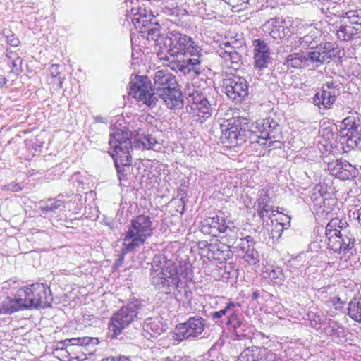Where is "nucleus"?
<instances>
[{"mask_svg": "<svg viewBox=\"0 0 361 361\" xmlns=\"http://www.w3.org/2000/svg\"><path fill=\"white\" fill-rule=\"evenodd\" d=\"M5 189L13 192H18L21 190V187L16 183H11L5 186Z\"/></svg>", "mask_w": 361, "mask_h": 361, "instance_id": "nucleus-54", "label": "nucleus"}, {"mask_svg": "<svg viewBox=\"0 0 361 361\" xmlns=\"http://www.w3.org/2000/svg\"><path fill=\"white\" fill-rule=\"evenodd\" d=\"M209 245L207 241H202L199 243L200 247L204 251H206L207 252V245Z\"/></svg>", "mask_w": 361, "mask_h": 361, "instance_id": "nucleus-58", "label": "nucleus"}, {"mask_svg": "<svg viewBox=\"0 0 361 361\" xmlns=\"http://www.w3.org/2000/svg\"><path fill=\"white\" fill-rule=\"evenodd\" d=\"M151 283L160 292L169 294L176 290L180 283V276L187 275L188 265L175 263L164 255L154 256L152 263Z\"/></svg>", "mask_w": 361, "mask_h": 361, "instance_id": "nucleus-2", "label": "nucleus"}, {"mask_svg": "<svg viewBox=\"0 0 361 361\" xmlns=\"http://www.w3.org/2000/svg\"><path fill=\"white\" fill-rule=\"evenodd\" d=\"M185 93L186 95V100L188 102V109H190V104H199L202 102L207 99V97L199 91L195 89L193 85L188 86L187 89L185 90Z\"/></svg>", "mask_w": 361, "mask_h": 361, "instance_id": "nucleus-32", "label": "nucleus"}, {"mask_svg": "<svg viewBox=\"0 0 361 361\" xmlns=\"http://www.w3.org/2000/svg\"><path fill=\"white\" fill-rule=\"evenodd\" d=\"M130 136V133L124 130H117L109 135V144L111 149L109 153L114 160L119 179L124 174V168L129 167L132 163L133 145Z\"/></svg>", "mask_w": 361, "mask_h": 361, "instance_id": "nucleus-7", "label": "nucleus"}, {"mask_svg": "<svg viewBox=\"0 0 361 361\" xmlns=\"http://www.w3.org/2000/svg\"><path fill=\"white\" fill-rule=\"evenodd\" d=\"M159 145V144L158 143L157 138L152 135L143 134L139 135L135 147H142L144 149L158 150L160 147H159L157 148V147Z\"/></svg>", "mask_w": 361, "mask_h": 361, "instance_id": "nucleus-31", "label": "nucleus"}, {"mask_svg": "<svg viewBox=\"0 0 361 361\" xmlns=\"http://www.w3.org/2000/svg\"><path fill=\"white\" fill-rule=\"evenodd\" d=\"M243 321L239 317V310L237 307L235 311H232V314L228 315V319L226 322V324L231 326L235 332L241 327Z\"/></svg>", "mask_w": 361, "mask_h": 361, "instance_id": "nucleus-38", "label": "nucleus"}, {"mask_svg": "<svg viewBox=\"0 0 361 361\" xmlns=\"http://www.w3.org/2000/svg\"><path fill=\"white\" fill-rule=\"evenodd\" d=\"M226 4L235 9V11H240L247 8L250 0H224Z\"/></svg>", "mask_w": 361, "mask_h": 361, "instance_id": "nucleus-43", "label": "nucleus"}, {"mask_svg": "<svg viewBox=\"0 0 361 361\" xmlns=\"http://www.w3.org/2000/svg\"><path fill=\"white\" fill-rule=\"evenodd\" d=\"M219 56L226 61L231 62V67L238 69L241 64V56L228 42L223 44L218 50Z\"/></svg>", "mask_w": 361, "mask_h": 361, "instance_id": "nucleus-26", "label": "nucleus"}, {"mask_svg": "<svg viewBox=\"0 0 361 361\" xmlns=\"http://www.w3.org/2000/svg\"><path fill=\"white\" fill-rule=\"evenodd\" d=\"M284 65L288 68L302 69L307 67L305 55L301 52H294L287 56Z\"/></svg>", "mask_w": 361, "mask_h": 361, "instance_id": "nucleus-29", "label": "nucleus"}, {"mask_svg": "<svg viewBox=\"0 0 361 361\" xmlns=\"http://www.w3.org/2000/svg\"><path fill=\"white\" fill-rule=\"evenodd\" d=\"M210 318L212 321L215 322L216 324H220L222 323L221 318L223 317L219 311H213L210 312L209 314Z\"/></svg>", "mask_w": 361, "mask_h": 361, "instance_id": "nucleus-50", "label": "nucleus"}, {"mask_svg": "<svg viewBox=\"0 0 361 361\" xmlns=\"http://www.w3.org/2000/svg\"><path fill=\"white\" fill-rule=\"evenodd\" d=\"M321 37V33L319 30L314 27H309L307 33L300 38L301 49H314L319 47V39Z\"/></svg>", "mask_w": 361, "mask_h": 361, "instance_id": "nucleus-28", "label": "nucleus"}, {"mask_svg": "<svg viewBox=\"0 0 361 361\" xmlns=\"http://www.w3.org/2000/svg\"><path fill=\"white\" fill-rule=\"evenodd\" d=\"M63 205V202L60 200H51L49 199L46 201H41L39 202V209L47 212H55L56 210Z\"/></svg>", "mask_w": 361, "mask_h": 361, "instance_id": "nucleus-37", "label": "nucleus"}, {"mask_svg": "<svg viewBox=\"0 0 361 361\" xmlns=\"http://www.w3.org/2000/svg\"><path fill=\"white\" fill-rule=\"evenodd\" d=\"M239 231V228L235 226H229L225 225L224 228L221 231V233L224 234L222 236L224 242L221 243H226L228 245V247L233 248L240 238Z\"/></svg>", "mask_w": 361, "mask_h": 361, "instance_id": "nucleus-30", "label": "nucleus"}, {"mask_svg": "<svg viewBox=\"0 0 361 361\" xmlns=\"http://www.w3.org/2000/svg\"><path fill=\"white\" fill-rule=\"evenodd\" d=\"M282 44L284 47L283 51L286 52L297 51L301 48L300 38V37H288L287 40H286Z\"/></svg>", "mask_w": 361, "mask_h": 361, "instance_id": "nucleus-39", "label": "nucleus"}, {"mask_svg": "<svg viewBox=\"0 0 361 361\" xmlns=\"http://www.w3.org/2000/svg\"><path fill=\"white\" fill-rule=\"evenodd\" d=\"M60 66L57 64H52L49 68L51 75L55 78L56 81L58 82L59 87H62L63 78L60 76L61 71H59Z\"/></svg>", "mask_w": 361, "mask_h": 361, "instance_id": "nucleus-45", "label": "nucleus"}, {"mask_svg": "<svg viewBox=\"0 0 361 361\" xmlns=\"http://www.w3.org/2000/svg\"><path fill=\"white\" fill-rule=\"evenodd\" d=\"M269 30L270 38L276 44H283L288 37L294 33V27L289 22L279 18L269 19L265 24Z\"/></svg>", "mask_w": 361, "mask_h": 361, "instance_id": "nucleus-13", "label": "nucleus"}, {"mask_svg": "<svg viewBox=\"0 0 361 361\" xmlns=\"http://www.w3.org/2000/svg\"><path fill=\"white\" fill-rule=\"evenodd\" d=\"M262 350L257 348H247L243 350L236 361H261Z\"/></svg>", "mask_w": 361, "mask_h": 361, "instance_id": "nucleus-35", "label": "nucleus"}, {"mask_svg": "<svg viewBox=\"0 0 361 361\" xmlns=\"http://www.w3.org/2000/svg\"><path fill=\"white\" fill-rule=\"evenodd\" d=\"M338 29L336 31V36L341 41H350L354 36L361 33L360 27H354L348 24L345 20H340Z\"/></svg>", "mask_w": 361, "mask_h": 361, "instance_id": "nucleus-27", "label": "nucleus"}, {"mask_svg": "<svg viewBox=\"0 0 361 361\" xmlns=\"http://www.w3.org/2000/svg\"><path fill=\"white\" fill-rule=\"evenodd\" d=\"M329 173L341 180H349L356 176V169L348 161L343 159H337L327 165Z\"/></svg>", "mask_w": 361, "mask_h": 361, "instance_id": "nucleus-17", "label": "nucleus"}, {"mask_svg": "<svg viewBox=\"0 0 361 361\" xmlns=\"http://www.w3.org/2000/svg\"><path fill=\"white\" fill-rule=\"evenodd\" d=\"M344 128L348 130V145L353 144L361 149V121L357 116H348L342 122Z\"/></svg>", "mask_w": 361, "mask_h": 361, "instance_id": "nucleus-18", "label": "nucleus"}, {"mask_svg": "<svg viewBox=\"0 0 361 361\" xmlns=\"http://www.w3.org/2000/svg\"><path fill=\"white\" fill-rule=\"evenodd\" d=\"M240 255L245 259V261H246L250 264H255L259 261V253L254 248V246Z\"/></svg>", "mask_w": 361, "mask_h": 361, "instance_id": "nucleus-41", "label": "nucleus"}, {"mask_svg": "<svg viewBox=\"0 0 361 361\" xmlns=\"http://www.w3.org/2000/svg\"><path fill=\"white\" fill-rule=\"evenodd\" d=\"M158 100L161 99L166 106L171 109H180L183 106L182 93L178 85L169 89V92L157 94Z\"/></svg>", "mask_w": 361, "mask_h": 361, "instance_id": "nucleus-23", "label": "nucleus"}, {"mask_svg": "<svg viewBox=\"0 0 361 361\" xmlns=\"http://www.w3.org/2000/svg\"><path fill=\"white\" fill-rule=\"evenodd\" d=\"M313 102H314V104L317 106H319L320 104H322V97H321V94L319 92H317V94H315V95L313 97Z\"/></svg>", "mask_w": 361, "mask_h": 361, "instance_id": "nucleus-57", "label": "nucleus"}, {"mask_svg": "<svg viewBox=\"0 0 361 361\" xmlns=\"http://www.w3.org/2000/svg\"><path fill=\"white\" fill-rule=\"evenodd\" d=\"M23 59L20 57H16L12 62L11 72L15 75L20 74L23 69L21 67Z\"/></svg>", "mask_w": 361, "mask_h": 361, "instance_id": "nucleus-49", "label": "nucleus"}, {"mask_svg": "<svg viewBox=\"0 0 361 361\" xmlns=\"http://www.w3.org/2000/svg\"><path fill=\"white\" fill-rule=\"evenodd\" d=\"M348 315L354 321L361 322V297L354 298L348 304Z\"/></svg>", "mask_w": 361, "mask_h": 361, "instance_id": "nucleus-34", "label": "nucleus"}, {"mask_svg": "<svg viewBox=\"0 0 361 361\" xmlns=\"http://www.w3.org/2000/svg\"><path fill=\"white\" fill-rule=\"evenodd\" d=\"M153 20L154 16H152L151 14L147 16L146 10L139 8L137 12L134 13L132 22L136 29H140L141 32L147 34V37L149 40L152 38L148 37V30L154 27V25L158 24L157 22H153Z\"/></svg>", "mask_w": 361, "mask_h": 361, "instance_id": "nucleus-24", "label": "nucleus"}, {"mask_svg": "<svg viewBox=\"0 0 361 361\" xmlns=\"http://www.w3.org/2000/svg\"><path fill=\"white\" fill-rule=\"evenodd\" d=\"M340 20H345L349 24L354 27H360L361 31V9L350 10L338 15Z\"/></svg>", "mask_w": 361, "mask_h": 361, "instance_id": "nucleus-33", "label": "nucleus"}, {"mask_svg": "<svg viewBox=\"0 0 361 361\" xmlns=\"http://www.w3.org/2000/svg\"><path fill=\"white\" fill-rule=\"evenodd\" d=\"M323 90H327L331 92H337L336 85L334 83V82H327L325 85L322 87Z\"/></svg>", "mask_w": 361, "mask_h": 361, "instance_id": "nucleus-55", "label": "nucleus"}, {"mask_svg": "<svg viewBox=\"0 0 361 361\" xmlns=\"http://www.w3.org/2000/svg\"><path fill=\"white\" fill-rule=\"evenodd\" d=\"M231 125L228 121H224L220 125L221 130L220 140L226 147H234L243 145L247 140L250 141V136H251L250 130L238 129L237 126L233 125L230 127Z\"/></svg>", "mask_w": 361, "mask_h": 361, "instance_id": "nucleus-11", "label": "nucleus"}, {"mask_svg": "<svg viewBox=\"0 0 361 361\" xmlns=\"http://www.w3.org/2000/svg\"><path fill=\"white\" fill-rule=\"evenodd\" d=\"M159 25H154V27L148 30L149 37L154 40L157 45L161 48L163 44L166 52L171 56L178 55H197L201 48L196 44L191 37L178 31L173 30L168 33L167 36L161 35Z\"/></svg>", "mask_w": 361, "mask_h": 361, "instance_id": "nucleus-3", "label": "nucleus"}, {"mask_svg": "<svg viewBox=\"0 0 361 361\" xmlns=\"http://www.w3.org/2000/svg\"><path fill=\"white\" fill-rule=\"evenodd\" d=\"M270 202V197L267 192H262L259 197L257 201V209H260L264 207H267Z\"/></svg>", "mask_w": 361, "mask_h": 361, "instance_id": "nucleus-48", "label": "nucleus"}, {"mask_svg": "<svg viewBox=\"0 0 361 361\" xmlns=\"http://www.w3.org/2000/svg\"><path fill=\"white\" fill-rule=\"evenodd\" d=\"M129 94L149 108L156 106L158 102V96L147 76L135 75L131 79Z\"/></svg>", "mask_w": 361, "mask_h": 361, "instance_id": "nucleus-10", "label": "nucleus"}, {"mask_svg": "<svg viewBox=\"0 0 361 361\" xmlns=\"http://www.w3.org/2000/svg\"><path fill=\"white\" fill-rule=\"evenodd\" d=\"M150 310L139 300H134L115 312L111 317L108 328L110 336L116 338L130 324L148 317Z\"/></svg>", "mask_w": 361, "mask_h": 361, "instance_id": "nucleus-4", "label": "nucleus"}, {"mask_svg": "<svg viewBox=\"0 0 361 361\" xmlns=\"http://www.w3.org/2000/svg\"><path fill=\"white\" fill-rule=\"evenodd\" d=\"M102 361H133L129 357L126 356H116V357H109Z\"/></svg>", "mask_w": 361, "mask_h": 361, "instance_id": "nucleus-52", "label": "nucleus"}, {"mask_svg": "<svg viewBox=\"0 0 361 361\" xmlns=\"http://www.w3.org/2000/svg\"><path fill=\"white\" fill-rule=\"evenodd\" d=\"M253 67L259 73L268 68L271 63V51L268 44L262 39L253 41Z\"/></svg>", "mask_w": 361, "mask_h": 361, "instance_id": "nucleus-15", "label": "nucleus"}, {"mask_svg": "<svg viewBox=\"0 0 361 361\" xmlns=\"http://www.w3.org/2000/svg\"><path fill=\"white\" fill-rule=\"evenodd\" d=\"M261 361H278L276 356L273 353H268L267 355L262 353Z\"/></svg>", "mask_w": 361, "mask_h": 361, "instance_id": "nucleus-53", "label": "nucleus"}, {"mask_svg": "<svg viewBox=\"0 0 361 361\" xmlns=\"http://www.w3.org/2000/svg\"><path fill=\"white\" fill-rule=\"evenodd\" d=\"M52 302L49 286L35 283L18 289L13 298L6 297L0 303V313L11 314L23 310L46 308L50 307Z\"/></svg>", "mask_w": 361, "mask_h": 361, "instance_id": "nucleus-1", "label": "nucleus"}, {"mask_svg": "<svg viewBox=\"0 0 361 361\" xmlns=\"http://www.w3.org/2000/svg\"><path fill=\"white\" fill-rule=\"evenodd\" d=\"M205 328L204 320L201 317H190L188 321L176 327V340L183 341L198 337Z\"/></svg>", "mask_w": 361, "mask_h": 361, "instance_id": "nucleus-14", "label": "nucleus"}, {"mask_svg": "<svg viewBox=\"0 0 361 361\" xmlns=\"http://www.w3.org/2000/svg\"><path fill=\"white\" fill-rule=\"evenodd\" d=\"M225 226V219L224 216L215 214L201 221L200 231L204 235H210L216 237L221 234V231Z\"/></svg>", "mask_w": 361, "mask_h": 361, "instance_id": "nucleus-20", "label": "nucleus"}, {"mask_svg": "<svg viewBox=\"0 0 361 361\" xmlns=\"http://www.w3.org/2000/svg\"><path fill=\"white\" fill-rule=\"evenodd\" d=\"M121 252H122V250H121ZM124 255H123V254L121 253V257H120V258L117 260V262H116V266H119V265H121V263L123 262V256H124Z\"/></svg>", "mask_w": 361, "mask_h": 361, "instance_id": "nucleus-60", "label": "nucleus"}, {"mask_svg": "<svg viewBox=\"0 0 361 361\" xmlns=\"http://www.w3.org/2000/svg\"><path fill=\"white\" fill-rule=\"evenodd\" d=\"M99 339L96 337H78L66 339L56 344V350L64 348L68 354L75 355L78 361L86 360L87 356H92L99 344Z\"/></svg>", "mask_w": 361, "mask_h": 361, "instance_id": "nucleus-9", "label": "nucleus"}, {"mask_svg": "<svg viewBox=\"0 0 361 361\" xmlns=\"http://www.w3.org/2000/svg\"><path fill=\"white\" fill-rule=\"evenodd\" d=\"M250 131V143H258L262 146L268 143V146L270 147L276 142L280 143L283 140L279 123L271 117L257 121L251 125Z\"/></svg>", "mask_w": 361, "mask_h": 361, "instance_id": "nucleus-8", "label": "nucleus"}, {"mask_svg": "<svg viewBox=\"0 0 361 361\" xmlns=\"http://www.w3.org/2000/svg\"><path fill=\"white\" fill-rule=\"evenodd\" d=\"M178 85L175 76L167 70H159L154 77L153 89L155 94L169 92V89Z\"/></svg>", "mask_w": 361, "mask_h": 361, "instance_id": "nucleus-19", "label": "nucleus"}, {"mask_svg": "<svg viewBox=\"0 0 361 361\" xmlns=\"http://www.w3.org/2000/svg\"><path fill=\"white\" fill-rule=\"evenodd\" d=\"M340 7V6H328L326 8V13H329L330 14H332V15H336L337 13H338V8Z\"/></svg>", "mask_w": 361, "mask_h": 361, "instance_id": "nucleus-56", "label": "nucleus"}, {"mask_svg": "<svg viewBox=\"0 0 361 361\" xmlns=\"http://www.w3.org/2000/svg\"><path fill=\"white\" fill-rule=\"evenodd\" d=\"M146 317L147 319L145 321L144 325L145 330L147 331V332H148L152 337H154L157 336V335L161 334L162 328H159V325L155 323L148 322L149 318L147 317Z\"/></svg>", "mask_w": 361, "mask_h": 361, "instance_id": "nucleus-42", "label": "nucleus"}, {"mask_svg": "<svg viewBox=\"0 0 361 361\" xmlns=\"http://www.w3.org/2000/svg\"><path fill=\"white\" fill-rule=\"evenodd\" d=\"M328 247L334 252H348L354 247L355 237L345 220L332 219L326 226Z\"/></svg>", "mask_w": 361, "mask_h": 361, "instance_id": "nucleus-6", "label": "nucleus"}, {"mask_svg": "<svg viewBox=\"0 0 361 361\" xmlns=\"http://www.w3.org/2000/svg\"><path fill=\"white\" fill-rule=\"evenodd\" d=\"M3 35L7 39V42L12 47H18L20 44L19 39L10 30H4Z\"/></svg>", "mask_w": 361, "mask_h": 361, "instance_id": "nucleus-44", "label": "nucleus"}, {"mask_svg": "<svg viewBox=\"0 0 361 361\" xmlns=\"http://www.w3.org/2000/svg\"><path fill=\"white\" fill-rule=\"evenodd\" d=\"M358 221L360 223H361V208L359 209L358 212Z\"/></svg>", "mask_w": 361, "mask_h": 361, "instance_id": "nucleus-61", "label": "nucleus"}, {"mask_svg": "<svg viewBox=\"0 0 361 361\" xmlns=\"http://www.w3.org/2000/svg\"><path fill=\"white\" fill-rule=\"evenodd\" d=\"M224 93L235 102H240L248 95L249 85L245 78L240 76L233 77L224 80Z\"/></svg>", "mask_w": 361, "mask_h": 361, "instance_id": "nucleus-12", "label": "nucleus"}, {"mask_svg": "<svg viewBox=\"0 0 361 361\" xmlns=\"http://www.w3.org/2000/svg\"><path fill=\"white\" fill-rule=\"evenodd\" d=\"M189 56L190 57L185 59L183 61L175 63L172 66V68L178 69L184 73L194 71L197 75H199L201 72L200 64L203 61V55L201 54V51H198L197 55Z\"/></svg>", "mask_w": 361, "mask_h": 361, "instance_id": "nucleus-22", "label": "nucleus"}, {"mask_svg": "<svg viewBox=\"0 0 361 361\" xmlns=\"http://www.w3.org/2000/svg\"><path fill=\"white\" fill-rule=\"evenodd\" d=\"M275 212H277V211L273 206H270L269 204L267 205V207L257 209L258 215L261 219H264V217L271 219V216L275 215Z\"/></svg>", "mask_w": 361, "mask_h": 361, "instance_id": "nucleus-46", "label": "nucleus"}, {"mask_svg": "<svg viewBox=\"0 0 361 361\" xmlns=\"http://www.w3.org/2000/svg\"><path fill=\"white\" fill-rule=\"evenodd\" d=\"M331 302L336 310H341L343 308V302L339 297H334L331 299Z\"/></svg>", "mask_w": 361, "mask_h": 361, "instance_id": "nucleus-51", "label": "nucleus"}, {"mask_svg": "<svg viewBox=\"0 0 361 361\" xmlns=\"http://www.w3.org/2000/svg\"><path fill=\"white\" fill-rule=\"evenodd\" d=\"M237 307H240L239 303H235L234 302L230 301L226 304L224 308L219 310V312L221 314L222 317L231 315L232 314V311H235Z\"/></svg>", "mask_w": 361, "mask_h": 361, "instance_id": "nucleus-47", "label": "nucleus"}, {"mask_svg": "<svg viewBox=\"0 0 361 361\" xmlns=\"http://www.w3.org/2000/svg\"><path fill=\"white\" fill-rule=\"evenodd\" d=\"M188 112L195 118L196 121L202 124L211 117L212 107L207 99L197 105L190 104V109H188Z\"/></svg>", "mask_w": 361, "mask_h": 361, "instance_id": "nucleus-25", "label": "nucleus"}, {"mask_svg": "<svg viewBox=\"0 0 361 361\" xmlns=\"http://www.w3.org/2000/svg\"><path fill=\"white\" fill-rule=\"evenodd\" d=\"M6 78L4 75H0V87L4 86L6 84Z\"/></svg>", "mask_w": 361, "mask_h": 361, "instance_id": "nucleus-59", "label": "nucleus"}, {"mask_svg": "<svg viewBox=\"0 0 361 361\" xmlns=\"http://www.w3.org/2000/svg\"><path fill=\"white\" fill-rule=\"evenodd\" d=\"M320 94L322 97V104L326 109L329 108L336 102V92L329 91V90H325L322 89Z\"/></svg>", "mask_w": 361, "mask_h": 361, "instance_id": "nucleus-40", "label": "nucleus"}, {"mask_svg": "<svg viewBox=\"0 0 361 361\" xmlns=\"http://www.w3.org/2000/svg\"><path fill=\"white\" fill-rule=\"evenodd\" d=\"M334 49L331 43H326L324 46L319 45L305 54L307 67L312 66L319 68L325 63L329 62L334 56Z\"/></svg>", "mask_w": 361, "mask_h": 361, "instance_id": "nucleus-16", "label": "nucleus"}, {"mask_svg": "<svg viewBox=\"0 0 361 361\" xmlns=\"http://www.w3.org/2000/svg\"><path fill=\"white\" fill-rule=\"evenodd\" d=\"M255 242L252 237H240L233 249L242 253L254 246Z\"/></svg>", "mask_w": 361, "mask_h": 361, "instance_id": "nucleus-36", "label": "nucleus"}, {"mask_svg": "<svg viewBox=\"0 0 361 361\" xmlns=\"http://www.w3.org/2000/svg\"><path fill=\"white\" fill-rule=\"evenodd\" d=\"M153 234V223L149 216L138 215L130 221L128 231L124 233L122 254L137 250Z\"/></svg>", "mask_w": 361, "mask_h": 361, "instance_id": "nucleus-5", "label": "nucleus"}, {"mask_svg": "<svg viewBox=\"0 0 361 361\" xmlns=\"http://www.w3.org/2000/svg\"><path fill=\"white\" fill-rule=\"evenodd\" d=\"M207 256L209 259H213L221 264L225 262L232 256V251L228 245L216 241L207 245Z\"/></svg>", "mask_w": 361, "mask_h": 361, "instance_id": "nucleus-21", "label": "nucleus"}]
</instances>
